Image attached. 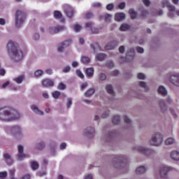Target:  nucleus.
<instances>
[{"mask_svg":"<svg viewBox=\"0 0 179 179\" xmlns=\"http://www.w3.org/2000/svg\"><path fill=\"white\" fill-rule=\"evenodd\" d=\"M20 118V113L16 109L9 106L0 108V121L2 122H10V121H16Z\"/></svg>","mask_w":179,"mask_h":179,"instance_id":"obj_1","label":"nucleus"},{"mask_svg":"<svg viewBox=\"0 0 179 179\" xmlns=\"http://www.w3.org/2000/svg\"><path fill=\"white\" fill-rule=\"evenodd\" d=\"M7 52L13 61L15 62H19L23 59V52L22 50L19 49L15 45L12 41H8L7 43Z\"/></svg>","mask_w":179,"mask_h":179,"instance_id":"obj_2","label":"nucleus"},{"mask_svg":"<svg viewBox=\"0 0 179 179\" xmlns=\"http://www.w3.org/2000/svg\"><path fill=\"white\" fill-rule=\"evenodd\" d=\"M6 132L11 134L15 139H23L24 133L23 132V127L19 124H15L9 127L5 128Z\"/></svg>","mask_w":179,"mask_h":179,"instance_id":"obj_3","label":"nucleus"},{"mask_svg":"<svg viewBox=\"0 0 179 179\" xmlns=\"http://www.w3.org/2000/svg\"><path fill=\"white\" fill-rule=\"evenodd\" d=\"M163 134L160 133H155L151 136L150 139L148 141L149 145L150 146H162L163 145Z\"/></svg>","mask_w":179,"mask_h":179,"instance_id":"obj_4","label":"nucleus"},{"mask_svg":"<svg viewBox=\"0 0 179 179\" xmlns=\"http://www.w3.org/2000/svg\"><path fill=\"white\" fill-rule=\"evenodd\" d=\"M166 78L169 79V82L174 86L179 87V73L169 72L166 73Z\"/></svg>","mask_w":179,"mask_h":179,"instance_id":"obj_5","label":"nucleus"},{"mask_svg":"<svg viewBox=\"0 0 179 179\" xmlns=\"http://www.w3.org/2000/svg\"><path fill=\"white\" fill-rule=\"evenodd\" d=\"M26 20V14L24 13L17 10L15 14V25L17 27H20Z\"/></svg>","mask_w":179,"mask_h":179,"instance_id":"obj_6","label":"nucleus"},{"mask_svg":"<svg viewBox=\"0 0 179 179\" xmlns=\"http://www.w3.org/2000/svg\"><path fill=\"white\" fill-rule=\"evenodd\" d=\"M96 135V129L92 126L86 127L83 131V136L92 139Z\"/></svg>","mask_w":179,"mask_h":179,"instance_id":"obj_7","label":"nucleus"},{"mask_svg":"<svg viewBox=\"0 0 179 179\" xmlns=\"http://www.w3.org/2000/svg\"><path fill=\"white\" fill-rule=\"evenodd\" d=\"M173 167L167 165H162L159 168V176L162 178H167L169 176V171H172Z\"/></svg>","mask_w":179,"mask_h":179,"instance_id":"obj_8","label":"nucleus"},{"mask_svg":"<svg viewBox=\"0 0 179 179\" xmlns=\"http://www.w3.org/2000/svg\"><path fill=\"white\" fill-rule=\"evenodd\" d=\"M133 150L135 152H138V153H142V155H145V156H150L151 150L143 145H135L133 148Z\"/></svg>","mask_w":179,"mask_h":179,"instance_id":"obj_9","label":"nucleus"},{"mask_svg":"<svg viewBox=\"0 0 179 179\" xmlns=\"http://www.w3.org/2000/svg\"><path fill=\"white\" fill-rule=\"evenodd\" d=\"M18 152L17 154V160L18 162H22V160H24L26 159V154H24V148H23V145H18L17 146Z\"/></svg>","mask_w":179,"mask_h":179,"instance_id":"obj_10","label":"nucleus"},{"mask_svg":"<svg viewBox=\"0 0 179 179\" xmlns=\"http://www.w3.org/2000/svg\"><path fill=\"white\" fill-rule=\"evenodd\" d=\"M30 108L31 111L36 115H44V112L40 109V108L37 106V104H32L30 106Z\"/></svg>","mask_w":179,"mask_h":179,"instance_id":"obj_11","label":"nucleus"},{"mask_svg":"<svg viewBox=\"0 0 179 179\" xmlns=\"http://www.w3.org/2000/svg\"><path fill=\"white\" fill-rule=\"evenodd\" d=\"M41 83L44 87H52L54 86V81L49 78L42 80Z\"/></svg>","mask_w":179,"mask_h":179,"instance_id":"obj_12","label":"nucleus"},{"mask_svg":"<svg viewBox=\"0 0 179 179\" xmlns=\"http://www.w3.org/2000/svg\"><path fill=\"white\" fill-rule=\"evenodd\" d=\"M3 157L8 166H12V164H13V159H12V157H10V155L6 153L3 155Z\"/></svg>","mask_w":179,"mask_h":179,"instance_id":"obj_13","label":"nucleus"},{"mask_svg":"<svg viewBox=\"0 0 179 179\" xmlns=\"http://www.w3.org/2000/svg\"><path fill=\"white\" fill-rule=\"evenodd\" d=\"M161 6L162 8H167L168 9L170 8L171 10L174 9V6L170 3V0H162Z\"/></svg>","mask_w":179,"mask_h":179,"instance_id":"obj_14","label":"nucleus"},{"mask_svg":"<svg viewBox=\"0 0 179 179\" xmlns=\"http://www.w3.org/2000/svg\"><path fill=\"white\" fill-rule=\"evenodd\" d=\"M64 13L67 17H73V8L69 6H66L64 8Z\"/></svg>","mask_w":179,"mask_h":179,"instance_id":"obj_15","label":"nucleus"},{"mask_svg":"<svg viewBox=\"0 0 179 179\" xmlns=\"http://www.w3.org/2000/svg\"><path fill=\"white\" fill-rule=\"evenodd\" d=\"M125 17H126L125 13H116L115 14L114 19H115V22H122V20H124V19H125Z\"/></svg>","mask_w":179,"mask_h":179,"instance_id":"obj_16","label":"nucleus"},{"mask_svg":"<svg viewBox=\"0 0 179 179\" xmlns=\"http://www.w3.org/2000/svg\"><path fill=\"white\" fill-rule=\"evenodd\" d=\"M119 44L118 41H113L110 43H108L106 46H105V49L106 50H113L114 48H115V47H117Z\"/></svg>","mask_w":179,"mask_h":179,"instance_id":"obj_17","label":"nucleus"},{"mask_svg":"<svg viewBox=\"0 0 179 179\" xmlns=\"http://www.w3.org/2000/svg\"><path fill=\"white\" fill-rule=\"evenodd\" d=\"M99 19H101V20H105V22H111V19H113V15L109 13H104L99 16Z\"/></svg>","mask_w":179,"mask_h":179,"instance_id":"obj_18","label":"nucleus"},{"mask_svg":"<svg viewBox=\"0 0 179 179\" xmlns=\"http://www.w3.org/2000/svg\"><path fill=\"white\" fill-rule=\"evenodd\" d=\"M138 85L142 89H144V92H149L150 90V87L145 81H139Z\"/></svg>","mask_w":179,"mask_h":179,"instance_id":"obj_19","label":"nucleus"},{"mask_svg":"<svg viewBox=\"0 0 179 179\" xmlns=\"http://www.w3.org/2000/svg\"><path fill=\"white\" fill-rule=\"evenodd\" d=\"M171 159L174 160V162H179V152L177 150H173L171 154Z\"/></svg>","mask_w":179,"mask_h":179,"instance_id":"obj_20","label":"nucleus"},{"mask_svg":"<svg viewBox=\"0 0 179 179\" xmlns=\"http://www.w3.org/2000/svg\"><path fill=\"white\" fill-rule=\"evenodd\" d=\"M157 90L159 94H161V96H166L167 95V89L164 86L159 85Z\"/></svg>","mask_w":179,"mask_h":179,"instance_id":"obj_21","label":"nucleus"},{"mask_svg":"<svg viewBox=\"0 0 179 179\" xmlns=\"http://www.w3.org/2000/svg\"><path fill=\"white\" fill-rule=\"evenodd\" d=\"M94 93H96V90L94 88H90L85 92L84 96L85 97H92Z\"/></svg>","mask_w":179,"mask_h":179,"instance_id":"obj_22","label":"nucleus"},{"mask_svg":"<svg viewBox=\"0 0 179 179\" xmlns=\"http://www.w3.org/2000/svg\"><path fill=\"white\" fill-rule=\"evenodd\" d=\"M136 174H145L146 173V167L145 166H140L136 169Z\"/></svg>","mask_w":179,"mask_h":179,"instance_id":"obj_23","label":"nucleus"},{"mask_svg":"<svg viewBox=\"0 0 179 179\" xmlns=\"http://www.w3.org/2000/svg\"><path fill=\"white\" fill-rule=\"evenodd\" d=\"M45 148V142L40 141L39 143H36L35 149L37 150H43Z\"/></svg>","mask_w":179,"mask_h":179,"instance_id":"obj_24","label":"nucleus"},{"mask_svg":"<svg viewBox=\"0 0 179 179\" xmlns=\"http://www.w3.org/2000/svg\"><path fill=\"white\" fill-rule=\"evenodd\" d=\"M85 73L87 78H92L93 75H94V69L90 67L85 70Z\"/></svg>","mask_w":179,"mask_h":179,"instance_id":"obj_25","label":"nucleus"},{"mask_svg":"<svg viewBox=\"0 0 179 179\" xmlns=\"http://www.w3.org/2000/svg\"><path fill=\"white\" fill-rule=\"evenodd\" d=\"M13 80H14V82H16L17 83V85H20V84L23 83V81L24 80V76H23V75L19 76L13 78Z\"/></svg>","mask_w":179,"mask_h":179,"instance_id":"obj_26","label":"nucleus"},{"mask_svg":"<svg viewBox=\"0 0 179 179\" xmlns=\"http://www.w3.org/2000/svg\"><path fill=\"white\" fill-rule=\"evenodd\" d=\"M176 142V139L173 137H169L165 140V145L166 146H170V145H174V143Z\"/></svg>","mask_w":179,"mask_h":179,"instance_id":"obj_27","label":"nucleus"},{"mask_svg":"<svg viewBox=\"0 0 179 179\" xmlns=\"http://www.w3.org/2000/svg\"><path fill=\"white\" fill-rule=\"evenodd\" d=\"M159 106L162 111L164 112L167 110V105H166V101H164V99L160 100Z\"/></svg>","mask_w":179,"mask_h":179,"instance_id":"obj_28","label":"nucleus"},{"mask_svg":"<svg viewBox=\"0 0 179 179\" xmlns=\"http://www.w3.org/2000/svg\"><path fill=\"white\" fill-rule=\"evenodd\" d=\"M80 62L82 64H87L90 62V57L86 56H81Z\"/></svg>","mask_w":179,"mask_h":179,"instance_id":"obj_29","label":"nucleus"},{"mask_svg":"<svg viewBox=\"0 0 179 179\" xmlns=\"http://www.w3.org/2000/svg\"><path fill=\"white\" fill-rule=\"evenodd\" d=\"M44 75V71L41 69L36 70L34 72V77L35 78H41Z\"/></svg>","mask_w":179,"mask_h":179,"instance_id":"obj_30","label":"nucleus"},{"mask_svg":"<svg viewBox=\"0 0 179 179\" xmlns=\"http://www.w3.org/2000/svg\"><path fill=\"white\" fill-rule=\"evenodd\" d=\"M106 90L109 94H114V89L113 88V85L108 84L106 85Z\"/></svg>","mask_w":179,"mask_h":179,"instance_id":"obj_31","label":"nucleus"},{"mask_svg":"<svg viewBox=\"0 0 179 179\" xmlns=\"http://www.w3.org/2000/svg\"><path fill=\"white\" fill-rule=\"evenodd\" d=\"M134 55H135V49L131 48L129 49V52H127V57H130V59L132 60L134 58Z\"/></svg>","mask_w":179,"mask_h":179,"instance_id":"obj_32","label":"nucleus"},{"mask_svg":"<svg viewBox=\"0 0 179 179\" xmlns=\"http://www.w3.org/2000/svg\"><path fill=\"white\" fill-rule=\"evenodd\" d=\"M121 119L120 118L119 115H114L112 117V122L113 124H115V125L118 124L119 122H120Z\"/></svg>","mask_w":179,"mask_h":179,"instance_id":"obj_33","label":"nucleus"},{"mask_svg":"<svg viewBox=\"0 0 179 179\" xmlns=\"http://www.w3.org/2000/svg\"><path fill=\"white\" fill-rule=\"evenodd\" d=\"M129 24L124 23L120 27V31H127V30H129Z\"/></svg>","mask_w":179,"mask_h":179,"instance_id":"obj_34","label":"nucleus"},{"mask_svg":"<svg viewBox=\"0 0 179 179\" xmlns=\"http://www.w3.org/2000/svg\"><path fill=\"white\" fill-rule=\"evenodd\" d=\"M129 13L131 16V19H136V16H137V14H136V12L133 9V8H130L129 10Z\"/></svg>","mask_w":179,"mask_h":179,"instance_id":"obj_35","label":"nucleus"},{"mask_svg":"<svg viewBox=\"0 0 179 179\" xmlns=\"http://www.w3.org/2000/svg\"><path fill=\"white\" fill-rule=\"evenodd\" d=\"M168 10H169V13L168 14V16L169 17H174V16H176V6H173V9H170L168 8Z\"/></svg>","mask_w":179,"mask_h":179,"instance_id":"obj_36","label":"nucleus"},{"mask_svg":"<svg viewBox=\"0 0 179 179\" xmlns=\"http://www.w3.org/2000/svg\"><path fill=\"white\" fill-rule=\"evenodd\" d=\"M103 4L100 2H94L92 3V7L94 8L95 9H101Z\"/></svg>","mask_w":179,"mask_h":179,"instance_id":"obj_37","label":"nucleus"},{"mask_svg":"<svg viewBox=\"0 0 179 179\" xmlns=\"http://www.w3.org/2000/svg\"><path fill=\"white\" fill-rule=\"evenodd\" d=\"M125 159H127V157H125V156H124V155H119V156H117V157L115 158L114 162H124V160H125Z\"/></svg>","mask_w":179,"mask_h":179,"instance_id":"obj_38","label":"nucleus"},{"mask_svg":"<svg viewBox=\"0 0 179 179\" xmlns=\"http://www.w3.org/2000/svg\"><path fill=\"white\" fill-rule=\"evenodd\" d=\"M106 58V55L103 53H99L96 55V61H103Z\"/></svg>","mask_w":179,"mask_h":179,"instance_id":"obj_39","label":"nucleus"},{"mask_svg":"<svg viewBox=\"0 0 179 179\" xmlns=\"http://www.w3.org/2000/svg\"><path fill=\"white\" fill-rule=\"evenodd\" d=\"M49 33L50 34H57L58 33V29L57 27H52L49 28Z\"/></svg>","mask_w":179,"mask_h":179,"instance_id":"obj_40","label":"nucleus"},{"mask_svg":"<svg viewBox=\"0 0 179 179\" xmlns=\"http://www.w3.org/2000/svg\"><path fill=\"white\" fill-rule=\"evenodd\" d=\"M31 167L32 170H37L38 169V163L36 161L31 162Z\"/></svg>","mask_w":179,"mask_h":179,"instance_id":"obj_41","label":"nucleus"},{"mask_svg":"<svg viewBox=\"0 0 179 179\" xmlns=\"http://www.w3.org/2000/svg\"><path fill=\"white\" fill-rule=\"evenodd\" d=\"M58 90H65L66 89V85L64 83H59L57 86Z\"/></svg>","mask_w":179,"mask_h":179,"instance_id":"obj_42","label":"nucleus"},{"mask_svg":"<svg viewBox=\"0 0 179 179\" xmlns=\"http://www.w3.org/2000/svg\"><path fill=\"white\" fill-rule=\"evenodd\" d=\"M64 48L69 47L70 44H72V40L69 39L62 43Z\"/></svg>","mask_w":179,"mask_h":179,"instance_id":"obj_43","label":"nucleus"},{"mask_svg":"<svg viewBox=\"0 0 179 179\" xmlns=\"http://www.w3.org/2000/svg\"><path fill=\"white\" fill-rule=\"evenodd\" d=\"M73 30L76 33H79V31H80L82 30V27L80 25L76 24L73 26Z\"/></svg>","mask_w":179,"mask_h":179,"instance_id":"obj_44","label":"nucleus"},{"mask_svg":"<svg viewBox=\"0 0 179 179\" xmlns=\"http://www.w3.org/2000/svg\"><path fill=\"white\" fill-rule=\"evenodd\" d=\"M138 79H140L141 80H145L146 79V75L143 73H139L137 75Z\"/></svg>","mask_w":179,"mask_h":179,"instance_id":"obj_45","label":"nucleus"},{"mask_svg":"<svg viewBox=\"0 0 179 179\" xmlns=\"http://www.w3.org/2000/svg\"><path fill=\"white\" fill-rule=\"evenodd\" d=\"M57 50L58 52H64V50H65V48L64 47V45L62 43H59L57 45Z\"/></svg>","mask_w":179,"mask_h":179,"instance_id":"obj_46","label":"nucleus"},{"mask_svg":"<svg viewBox=\"0 0 179 179\" xmlns=\"http://www.w3.org/2000/svg\"><path fill=\"white\" fill-rule=\"evenodd\" d=\"M62 72L64 73H68L69 72H71V66H66L62 68Z\"/></svg>","mask_w":179,"mask_h":179,"instance_id":"obj_47","label":"nucleus"},{"mask_svg":"<svg viewBox=\"0 0 179 179\" xmlns=\"http://www.w3.org/2000/svg\"><path fill=\"white\" fill-rule=\"evenodd\" d=\"M54 17L55 19H61V17H62V14L59 11H55Z\"/></svg>","mask_w":179,"mask_h":179,"instance_id":"obj_48","label":"nucleus"},{"mask_svg":"<svg viewBox=\"0 0 179 179\" xmlns=\"http://www.w3.org/2000/svg\"><path fill=\"white\" fill-rule=\"evenodd\" d=\"M101 110L99 109H96V114H95L94 117V121H99L100 120V116H99V114H100Z\"/></svg>","mask_w":179,"mask_h":179,"instance_id":"obj_49","label":"nucleus"},{"mask_svg":"<svg viewBox=\"0 0 179 179\" xmlns=\"http://www.w3.org/2000/svg\"><path fill=\"white\" fill-rule=\"evenodd\" d=\"M93 23L92 22H87L85 24V29H87V30H91L92 29H93Z\"/></svg>","mask_w":179,"mask_h":179,"instance_id":"obj_50","label":"nucleus"},{"mask_svg":"<svg viewBox=\"0 0 179 179\" xmlns=\"http://www.w3.org/2000/svg\"><path fill=\"white\" fill-rule=\"evenodd\" d=\"M108 115H110V110H106L103 112L101 117H102V118H107V117H108Z\"/></svg>","mask_w":179,"mask_h":179,"instance_id":"obj_51","label":"nucleus"},{"mask_svg":"<svg viewBox=\"0 0 179 179\" xmlns=\"http://www.w3.org/2000/svg\"><path fill=\"white\" fill-rule=\"evenodd\" d=\"M66 108H71V106H72V98H68L67 102L66 103Z\"/></svg>","mask_w":179,"mask_h":179,"instance_id":"obj_52","label":"nucleus"},{"mask_svg":"<svg viewBox=\"0 0 179 179\" xmlns=\"http://www.w3.org/2000/svg\"><path fill=\"white\" fill-rule=\"evenodd\" d=\"M60 95H61V92H59V91H55V92L52 93V96L55 99H58Z\"/></svg>","mask_w":179,"mask_h":179,"instance_id":"obj_53","label":"nucleus"},{"mask_svg":"<svg viewBox=\"0 0 179 179\" xmlns=\"http://www.w3.org/2000/svg\"><path fill=\"white\" fill-rule=\"evenodd\" d=\"M76 73L78 78H80V79H83V78H85V75H83V73L80 70H76Z\"/></svg>","mask_w":179,"mask_h":179,"instance_id":"obj_54","label":"nucleus"},{"mask_svg":"<svg viewBox=\"0 0 179 179\" xmlns=\"http://www.w3.org/2000/svg\"><path fill=\"white\" fill-rule=\"evenodd\" d=\"M106 9H107V10H109V11L113 10V9H114V3H108L106 6Z\"/></svg>","mask_w":179,"mask_h":179,"instance_id":"obj_55","label":"nucleus"},{"mask_svg":"<svg viewBox=\"0 0 179 179\" xmlns=\"http://www.w3.org/2000/svg\"><path fill=\"white\" fill-rule=\"evenodd\" d=\"M6 177H8V172L6 171L0 172V178L6 179Z\"/></svg>","mask_w":179,"mask_h":179,"instance_id":"obj_56","label":"nucleus"},{"mask_svg":"<svg viewBox=\"0 0 179 179\" xmlns=\"http://www.w3.org/2000/svg\"><path fill=\"white\" fill-rule=\"evenodd\" d=\"M123 120L127 124H131V122H132V121H131V119H129L127 115L123 116Z\"/></svg>","mask_w":179,"mask_h":179,"instance_id":"obj_57","label":"nucleus"},{"mask_svg":"<svg viewBox=\"0 0 179 179\" xmlns=\"http://www.w3.org/2000/svg\"><path fill=\"white\" fill-rule=\"evenodd\" d=\"M99 80H106L107 79V76L103 73H100L99 75Z\"/></svg>","mask_w":179,"mask_h":179,"instance_id":"obj_58","label":"nucleus"},{"mask_svg":"<svg viewBox=\"0 0 179 179\" xmlns=\"http://www.w3.org/2000/svg\"><path fill=\"white\" fill-rule=\"evenodd\" d=\"M125 2H121L117 5V8H119V9H125Z\"/></svg>","mask_w":179,"mask_h":179,"instance_id":"obj_59","label":"nucleus"},{"mask_svg":"<svg viewBox=\"0 0 179 179\" xmlns=\"http://www.w3.org/2000/svg\"><path fill=\"white\" fill-rule=\"evenodd\" d=\"M91 31L94 34H98V33L100 31V29L94 27L92 29H91Z\"/></svg>","mask_w":179,"mask_h":179,"instance_id":"obj_60","label":"nucleus"},{"mask_svg":"<svg viewBox=\"0 0 179 179\" xmlns=\"http://www.w3.org/2000/svg\"><path fill=\"white\" fill-rule=\"evenodd\" d=\"M87 85H88L87 83H84L81 84L80 90L82 92H83V90H85V89H86V87H87Z\"/></svg>","mask_w":179,"mask_h":179,"instance_id":"obj_61","label":"nucleus"},{"mask_svg":"<svg viewBox=\"0 0 179 179\" xmlns=\"http://www.w3.org/2000/svg\"><path fill=\"white\" fill-rule=\"evenodd\" d=\"M45 73H47V75H52L54 73V71H52V69H47L45 70Z\"/></svg>","mask_w":179,"mask_h":179,"instance_id":"obj_62","label":"nucleus"},{"mask_svg":"<svg viewBox=\"0 0 179 179\" xmlns=\"http://www.w3.org/2000/svg\"><path fill=\"white\" fill-rule=\"evenodd\" d=\"M94 15L92 14V13H87L85 14V18L86 19H92V17H93Z\"/></svg>","mask_w":179,"mask_h":179,"instance_id":"obj_63","label":"nucleus"},{"mask_svg":"<svg viewBox=\"0 0 179 179\" xmlns=\"http://www.w3.org/2000/svg\"><path fill=\"white\" fill-rule=\"evenodd\" d=\"M153 15H158V16H162L163 15V10H155V13H153Z\"/></svg>","mask_w":179,"mask_h":179,"instance_id":"obj_64","label":"nucleus"}]
</instances>
